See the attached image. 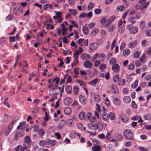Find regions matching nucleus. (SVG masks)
<instances>
[{
	"mask_svg": "<svg viewBox=\"0 0 151 151\" xmlns=\"http://www.w3.org/2000/svg\"><path fill=\"white\" fill-rule=\"evenodd\" d=\"M123 134L124 137L126 139L131 140L133 139V132L130 130H125Z\"/></svg>",
	"mask_w": 151,
	"mask_h": 151,
	"instance_id": "nucleus-1",
	"label": "nucleus"
},
{
	"mask_svg": "<svg viewBox=\"0 0 151 151\" xmlns=\"http://www.w3.org/2000/svg\"><path fill=\"white\" fill-rule=\"evenodd\" d=\"M22 8L19 6L14 7L13 10V13L17 15H20V14L22 13Z\"/></svg>",
	"mask_w": 151,
	"mask_h": 151,
	"instance_id": "nucleus-2",
	"label": "nucleus"
},
{
	"mask_svg": "<svg viewBox=\"0 0 151 151\" xmlns=\"http://www.w3.org/2000/svg\"><path fill=\"white\" fill-rule=\"evenodd\" d=\"M73 101L72 99L70 97H67L65 98L63 100L64 103L66 105H70Z\"/></svg>",
	"mask_w": 151,
	"mask_h": 151,
	"instance_id": "nucleus-3",
	"label": "nucleus"
},
{
	"mask_svg": "<svg viewBox=\"0 0 151 151\" xmlns=\"http://www.w3.org/2000/svg\"><path fill=\"white\" fill-rule=\"evenodd\" d=\"M46 145H51V146H54L56 144L57 142L55 140H51L49 139H47L46 140Z\"/></svg>",
	"mask_w": 151,
	"mask_h": 151,
	"instance_id": "nucleus-4",
	"label": "nucleus"
},
{
	"mask_svg": "<svg viewBox=\"0 0 151 151\" xmlns=\"http://www.w3.org/2000/svg\"><path fill=\"white\" fill-rule=\"evenodd\" d=\"M80 102L83 105H85L87 102V100L85 96L83 95H80L79 97Z\"/></svg>",
	"mask_w": 151,
	"mask_h": 151,
	"instance_id": "nucleus-5",
	"label": "nucleus"
},
{
	"mask_svg": "<svg viewBox=\"0 0 151 151\" xmlns=\"http://www.w3.org/2000/svg\"><path fill=\"white\" fill-rule=\"evenodd\" d=\"M89 49L92 50L96 49L98 47V44L97 43L93 42L89 46Z\"/></svg>",
	"mask_w": 151,
	"mask_h": 151,
	"instance_id": "nucleus-6",
	"label": "nucleus"
},
{
	"mask_svg": "<svg viewBox=\"0 0 151 151\" xmlns=\"http://www.w3.org/2000/svg\"><path fill=\"white\" fill-rule=\"evenodd\" d=\"M110 89L111 92L114 94H117L119 93V90L116 86L113 85L110 87Z\"/></svg>",
	"mask_w": 151,
	"mask_h": 151,
	"instance_id": "nucleus-7",
	"label": "nucleus"
},
{
	"mask_svg": "<svg viewBox=\"0 0 151 151\" xmlns=\"http://www.w3.org/2000/svg\"><path fill=\"white\" fill-rule=\"evenodd\" d=\"M83 65L86 68H90L92 67V64L90 61L86 60L84 63Z\"/></svg>",
	"mask_w": 151,
	"mask_h": 151,
	"instance_id": "nucleus-8",
	"label": "nucleus"
},
{
	"mask_svg": "<svg viewBox=\"0 0 151 151\" xmlns=\"http://www.w3.org/2000/svg\"><path fill=\"white\" fill-rule=\"evenodd\" d=\"M91 95H93L94 96L95 101L96 102H99L101 100V98L98 94H94L93 92L91 93Z\"/></svg>",
	"mask_w": 151,
	"mask_h": 151,
	"instance_id": "nucleus-9",
	"label": "nucleus"
},
{
	"mask_svg": "<svg viewBox=\"0 0 151 151\" xmlns=\"http://www.w3.org/2000/svg\"><path fill=\"white\" fill-rule=\"evenodd\" d=\"M65 121L64 119H62L60 120L58 127L60 129H62L65 126Z\"/></svg>",
	"mask_w": 151,
	"mask_h": 151,
	"instance_id": "nucleus-10",
	"label": "nucleus"
},
{
	"mask_svg": "<svg viewBox=\"0 0 151 151\" xmlns=\"http://www.w3.org/2000/svg\"><path fill=\"white\" fill-rule=\"evenodd\" d=\"M96 129L98 131H100L102 130L103 127L102 123L100 122H96Z\"/></svg>",
	"mask_w": 151,
	"mask_h": 151,
	"instance_id": "nucleus-11",
	"label": "nucleus"
},
{
	"mask_svg": "<svg viewBox=\"0 0 151 151\" xmlns=\"http://www.w3.org/2000/svg\"><path fill=\"white\" fill-rule=\"evenodd\" d=\"M112 69L114 72H118L119 70L120 67L118 64H115L112 66Z\"/></svg>",
	"mask_w": 151,
	"mask_h": 151,
	"instance_id": "nucleus-12",
	"label": "nucleus"
},
{
	"mask_svg": "<svg viewBox=\"0 0 151 151\" xmlns=\"http://www.w3.org/2000/svg\"><path fill=\"white\" fill-rule=\"evenodd\" d=\"M137 43V41L136 40L134 41L129 43L128 45L129 47L132 48H134Z\"/></svg>",
	"mask_w": 151,
	"mask_h": 151,
	"instance_id": "nucleus-13",
	"label": "nucleus"
},
{
	"mask_svg": "<svg viewBox=\"0 0 151 151\" xmlns=\"http://www.w3.org/2000/svg\"><path fill=\"white\" fill-rule=\"evenodd\" d=\"M96 123H93L89 124L88 125V128L92 130H95L96 129Z\"/></svg>",
	"mask_w": 151,
	"mask_h": 151,
	"instance_id": "nucleus-14",
	"label": "nucleus"
},
{
	"mask_svg": "<svg viewBox=\"0 0 151 151\" xmlns=\"http://www.w3.org/2000/svg\"><path fill=\"white\" fill-rule=\"evenodd\" d=\"M138 31V28L136 26L133 27H131V29L130 31V32L132 34L136 33Z\"/></svg>",
	"mask_w": 151,
	"mask_h": 151,
	"instance_id": "nucleus-15",
	"label": "nucleus"
},
{
	"mask_svg": "<svg viewBox=\"0 0 151 151\" xmlns=\"http://www.w3.org/2000/svg\"><path fill=\"white\" fill-rule=\"evenodd\" d=\"M102 118L105 121H107L109 119V115L105 112H103L101 115Z\"/></svg>",
	"mask_w": 151,
	"mask_h": 151,
	"instance_id": "nucleus-16",
	"label": "nucleus"
},
{
	"mask_svg": "<svg viewBox=\"0 0 151 151\" xmlns=\"http://www.w3.org/2000/svg\"><path fill=\"white\" fill-rule=\"evenodd\" d=\"M93 151H100L101 150V148L99 145H95L92 148Z\"/></svg>",
	"mask_w": 151,
	"mask_h": 151,
	"instance_id": "nucleus-17",
	"label": "nucleus"
},
{
	"mask_svg": "<svg viewBox=\"0 0 151 151\" xmlns=\"http://www.w3.org/2000/svg\"><path fill=\"white\" fill-rule=\"evenodd\" d=\"M78 117L81 120H83L86 118V114L85 112L82 111L78 114Z\"/></svg>",
	"mask_w": 151,
	"mask_h": 151,
	"instance_id": "nucleus-18",
	"label": "nucleus"
},
{
	"mask_svg": "<svg viewBox=\"0 0 151 151\" xmlns=\"http://www.w3.org/2000/svg\"><path fill=\"white\" fill-rule=\"evenodd\" d=\"M121 119L123 122H125L128 121L129 118L126 115L122 114L121 115Z\"/></svg>",
	"mask_w": 151,
	"mask_h": 151,
	"instance_id": "nucleus-19",
	"label": "nucleus"
},
{
	"mask_svg": "<svg viewBox=\"0 0 151 151\" xmlns=\"http://www.w3.org/2000/svg\"><path fill=\"white\" fill-rule=\"evenodd\" d=\"M90 56L89 55L86 53H83L82 55V58L83 60H87L89 59Z\"/></svg>",
	"mask_w": 151,
	"mask_h": 151,
	"instance_id": "nucleus-20",
	"label": "nucleus"
},
{
	"mask_svg": "<svg viewBox=\"0 0 151 151\" xmlns=\"http://www.w3.org/2000/svg\"><path fill=\"white\" fill-rule=\"evenodd\" d=\"M67 124L70 127H73L74 123L72 119H68L67 120Z\"/></svg>",
	"mask_w": 151,
	"mask_h": 151,
	"instance_id": "nucleus-21",
	"label": "nucleus"
},
{
	"mask_svg": "<svg viewBox=\"0 0 151 151\" xmlns=\"http://www.w3.org/2000/svg\"><path fill=\"white\" fill-rule=\"evenodd\" d=\"M130 53V50L129 49H126L123 51V54L124 56L127 57L129 55Z\"/></svg>",
	"mask_w": 151,
	"mask_h": 151,
	"instance_id": "nucleus-22",
	"label": "nucleus"
},
{
	"mask_svg": "<svg viewBox=\"0 0 151 151\" xmlns=\"http://www.w3.org/2000/svg\"><path fill=\"white\" fill-rule=\"evenodd\" d=\"M123 101L126 103H129L131 101V98L128 96H126L123 98Z\"/></svg>",
	"mask_w": 151,
	"mask_h": 151,
	"instance_id": "nucleus-23",
	"label": "nucleus"
},
{
	"mask_svg": "<svg viewBox=\"0 0 151 151\" xmlns=\"http://www.w3.org/2000/svg\"><path fill=\"white\" fill-rule=\"evenodd\" d=\"M82 31L83 34L85 35H87L89 33V31L88 28L85 26L83 27Z\"/></svg>",
	"mask_w": 151,
	"mask_h": 151,
	"instance_id": "nucleus-24",
	"label": "nucleus"
},
{
	"mask_svg": "<svg viewBox=\"0 0 151 151\" xmlns=\"http://www.w3.org/2000/svg\"><path fill=\"white\" fill-rule=\"evenodd\" d=\"M92 142L94 145H99L100 144V141L98 140L96 138H94L92 140Z\"/></svg>",
	"mask_w": 151,
	"mask_h": 151,
	"instance_id": "nucleus-25",
	"label": "nucleus"
},
{
	"mask_svg": "<svg viewBox=\"0 0 151 151\" xmlns=\"http://www.w3.org/2000/svg\"><path fill=\"white\" fill-rule=\"evenodd\" d=\"M79 88L78 86H75L73 87V93L75 95H77L79 92Z\"/></svg>",
	"mask_w": 151,
	"mask_h": 151,
	"instance_id": "nucleus-26",
	"label": "nucleus"
},
{
	"mask_svg": "<svg viewBox=\"0 0 151 151\" xmlns=\"http://www.w3.org/2000/svg\"><path fill=\"white\" fill-rule=\"evenodd\" d=\"M109 118H110L111 120H114L115 118V115L113 112H110L109 115Z\"/></svg>",
	"mask_w": 151,
	"mask_h": 151,
	"instance_id": "nucleus-27",
	"label": "nucleus"
},
{
	"mask_svg": "<svg viewBox=\"0 0 151 151\" xmlns=\"http://www.w3.org/2000/svg\"><path fill=\"white\" fill-rule=\"evenodd\" d=\"M113 101L114 103L116 106H119L120 105V101L119 99L117 98H114Z\"/></svg>",
	"mask_w": 151,
	"mask_h": 151,
	"instance_id": "nucleus-28",
	"label": "nucleus"
},
{
	"mask_svg": "<svg viewBox=\"0 0 151 151\" xmlns=\"http://www.w3.org/2000/svg\"><path fill=\"white\" fill-rule=\"evenodd\" d=\"M71 111V109L70 108H66L64 110V113L66 114H70Z\"/></svg>",
	"mask_w": 151,
	"mask_h": 151,
	"instance_id": "nucleus-29",
	"label": "nucleus"
},
{
	"mask_svg": "<svg viewBox=\"0 0 151 151\" xmlns=\"http://www.w3.org/2000/svg\"><path fill=\"white\" fill-rule=\"evenodd\" d=\"M65 91L68 93L70 94L72 92V88L70 86H69L65 88Z\"/></svg>",
	"mask_w": 151,
	"mask_h": 151,
	"instance_id": "nucleus-30",
	"label": "nucleus"
},
{
	"mask_svg": "<svg viewBox=\"0 0 151 151\" xmlns=\"http://www.w3.org/2000/svg\"><path fill=\"white\" fill-rule=\"evenodd\" d=\"M22 136V133L21 132H16L15 136V139H16L17 140H18V139L19 137Z\"/></svg>",
	"mask_w": 151,
	"mask_h": 151,
	"instance_id": "nucleus-31",
	"label": "nucleus"
},
{
	"mask_svg": "<svg viewBox=\"0 0 151 151\" xmlns=\"http://www.w3.org/2000/svg\"><path fill=\"white\" fill-rule=\"evenodd\" d=\"M98 78H95L94 79L92 80L90 84L92 86H95L96 85V83L98 82Z\"/></svg>",
	"mask_w": 151,
	"mask_h": 151,
	"instance_id": "nucleus-32",
	"label": "nucleus"
},
{
	"mask_svg": "<svg viewBox=\"0 0 151 151\" xmlns=\"http://www.w3.org/2000/svg\"><path fill=\"white\" fill-rule=\"evenodd\" d=\"M69 12L71 13L74 16H75L77 14V11L75 9H69Z\"/></svg>",
	"mask_w": 151,
	"mask_h": 151,
	"instance_id": "nucleus-33",
	"label": "nucleus"
},
{
	"mask_svg": "<svg viewBox=\"0 0 151 151\" xmlns=\"http://www.w3.org/2000/svg\"><path fill=\"white\" fill-rule=\"evenodd\" d=\"M125 7L123 5L119 6L117 7V9L119 11L122 12L124 10Z\"/></svg>",
	"mask_w": 151,
	"mask_h": 151,
	"instance_id": "nucleus-34",
	"label": "nucleus"
},
{
	"mask_svg": "<svg viewBox=\"0 0 151 151\" xmlns=\"http://www.w3.org/2000/svg\"><path fill=\"white\" fill-rule=\"evenodd\" d=\"M26 122L25 121L23 122L20 123L19 125L17 127V129H20L21 128L23 127L26 124Z\"/></svg>",
	"mask_w": 151,
	"mask_h": 151,
	"instance_id": "nucleus-35",
	"label": "nucleus"
},
{
	"mask_svg": "<svg viewBox=\"0 0 151 151\" xmlns=\"http://www.w3.org/2000/svg\"><path fill=\"white\" fill-rule=\"evenodd\" d=\"M92 117V114L90 112L88 113L86 116V117L87 119L90 120L91 122H93V120L91 119Z\"/></svg>",
	"mask_w": 151,
	"mask_h": 151,
	"instance_id": "nucleus-36",
	"label": "nucleus"
},
{
	"mask_svg": "<svg viewBox=\"0 0 151 151\" xmlns=\"http://www.w3.org/2000/svg\"><path fill=\"white\" fill-rule=\"evenodd\" d=\"M128 21L129 22H131L132 24H134L136 22V21L135 20L134 18L133 17H129L128 19Z\"/></svg>",
	"mask_w": 151,
	"mask_h": 151,
	"instance_id": "nucleus-37",
	"label": "nucleus"
},
{
	"mask_svg": "<svg viewBox=\"0 0 151 151\" xmlns=\"http://www.w3.org/2000/svg\"><path fill=\"white\" fill-rule=\"evenodd\" d=\"M144 119L145 120H149L151 119V115L150 114L148 113L144 115Z\"/></svg>",
	"mask_w": 151,
	"mask_h": 151,
	"instance_id": "nucleus-38",
	"label": "nucleus"
},
{
	"mask_svg": "<svg viewBox=\"0 0 151 151\" xmlns=\"http://www.w3.org/2000/svg\"><path fill=\"white\" fill-rule=\"evenodd\" d=\"M118 81L119 83V84L120 85L123 86L125 84V81L124 79H119Z\"/></svg>",
	"mask_w": 151,
	"mask_h": 151,
	"instance_id": "nucleus-39",
	"label": "nucleus"
},
{
	"mask_svg": "<svg viewBox=\"0 0 151 151\" xmlns=\"http://www.w3.org/2000/svg\"><path fill=\"white\" fill-rule=\"evenodd\" d=\"M140 27L142 29H144L145 27V23L144 21H142L140 23Z\"/></svg>",
	"mask_w": 151,
	"mask_h": 151,
	"instance_id": "nucleus-40",
	"label": "nucleus"
},
{
	"mask_svg": "<svg viewBox=\"0 0 151 151\" xmlns=\"http://www.w3.org/2000/svg\"><path fill=\"white\" fill-rule=\"evenodd\" d=\"M138 81L136 80L134 83L132 85L131 87L133 88H135L138 85Z\"/></svg>",
	"mask_w": 151,
	"mask_h": 151,
	"instance_id": "nucleus-41",
	"label": "nucleus"
},
{
	"mask_svg": "<svg viewBox=\"0 0 151 151\" xmlns=\"http://www.w3.org/2000/svg\"><path fill=\"white\" fill-rule=\"evenodd\" d=\"M94 6V4L93 2H90L88 6V10H90L93 8Z\"/></svg>",
	"mask_w": 151,
	"mask_h": 151,
	"instance_id": "nucleus-42",
	"label": "nucleus"
},
{
	"mask_svg": "<svg viewBox=\"0 0 151 151\" xmlns=\"http://www.w3.org/2000/svg\"><path fill=\"white\" fill-rule=\"evenodd\" d=\"M115 137L116 139V140L119 141L122 139L123 136L121 134H118L115 136Z\"/></svg>",
	"mask_w": 151,
	"mask_h": 151,
	"instance_id": "nucleus-43",
	"label": "nucleus"
},
{
	"mask_svg": "<svg viewBox=\"0 0 151 151\" xmlns=\"http://www.w3.org/2000/svg\"><path fill=\"white\" fill-rule=\"evenodd\" d=\"M119 75H115L113 78V80L114 82H116L117 81H118L119 79Z\"/></svg>",
	"mask_w": 151,
	"mask_h": 151,
	"instance_id": "nucleus-44",
	"label": "nucleus"
},
{
	"mask_svg": "<svg viewBox=\"0 0 151 151\" xmlns=\"http://www.w3.org/2000/svg\"><path fill=\"white\" fill-rule=\"evenodd\" d=\"M115 19V16H113L110 17L109 19L107 20L108 24L111 23Z\"/></svg>",
	"mask_w": 151,
	"mask_h": 151,
	"instance_id": "nucleus-45",
	"label": "nucleus"
},
{
	"mask_svg": "<svg viewBox=\"0 0 151 151\" xmlns=\"http://www.w3.org/2000/svg\"><path fill=\"white\" fill-rule=\"evenodd\" d=\"M72 51H70L69 49H67L66 50H64L63 52V54L65 55H66L67 54L70 55Z\"/></svg>",
	"mask_w": 151,
	"mask_h": 151,
	"instance_id": "nucleus-46",
	"label": "nucleus"
},
{
	"mask_svg": "<svg viewBox=\"0 0 151 151\" xmlns=\"http://www.w3.org/2000/svg\"><path fill=\"white\" fill-rule=\"evenodd\" d=\"M140 52L139 51H136L134 53V57L135 58H137L140 56Z\"/></svg>",
	"mask_w": 151,
	"mask_h": 151,
	"instance_id": "nucleus-47",
	"label": "nucleus"
},
{
	"mask_svg": "<svg viewBox=\"0 0 151 151\" xmlns=\"http://www.w3.org/2000/svg\"><path fill=\"white\" fill-rule=\"evenodd\" d=\"M25 142L26 143H29L31 142L30 137L29 136H27L25 138Z\"/></svg>",
	"mask_w": 151,
	"mask_h": 151,
	"instance_id": "nucleus-48",
	"label": "nucleus"
},
{
	"mask_svg": "<svg viewBox=\"0 0 151 151\" xmlns=\"http://www.w3.org/2000/svg\"><path fill=\"white\" fill-rule=\"evenodd\" d=\"M39 144L42 147H44L45 144L46 145V141L41 140L39 142Z\"/></svg>",
	"mask_w": 151,
	"mask_h": 151,
	"instance_id": "nucleus-49",
	"label": "nucleus"
},
{
	"mask_svg": "<svg viewBox=\"0 0 151 151\" xmlns=\"http://www.w3.org/2000/svg\"><path fill=\"white\" fill-rule=\"evenodd\" d=\"M45 134L44 130L43 129H40L38 131V134L41 136H42Z\"/></svg>",
	"mask_w": 151,
	"mask_h": 151,
	"instance_id": "nucleus-50",
	"label": "nucleus"
},
{
	"mask_svg": "<svg viewBox=\"0 0 151 151\" xmlns=\"http://www.w3.org/2000/svg\"><path fill=\"white\" fill-rule=\"evenodd\" d=\"M78 63V58H77L75 59L73 63L71 64L72 68H73V66L76 65Z\"/></svg>",
	"mask_w": 151,
	"mask_h": 151,
	"instance_id": "nucleus-51",
	"label": "nucleus"
},
{
	"mask_svg": "<svg viewBox=\"0 0 151 151\" xmlns=\"http://www.w3.org/2000/svg\"><path fill=\"white\" fill-rule=\"evenodd\" d=\"M131 106L132 108L134 109H136L137 108V104L134 101H132L131 103Z\"/></svg>",
	"mask_w": 151,
	"mask_h": 151,
	"instance_id": "nucleus-52",
	"label": "nucleus"
},
{
	"mask_svg": "<svg viewBox=\"0 0 151 151\" xmlns=\"http://www.w3.org/2000/svg\"><path fill=\"white\" fill-rule=\"evenodd\" d=\"M94 12L96 14H99L101 13V10L100 9H95Z\"/></svg>",
	"mask_w": 151,
	"mask_h": 151,
	"instance_id": "nucleus-53",
	"label": "nucleus"
},
{
	"mask_svg": "<svg viewBox=\"0 0 151 151\" xmlns=\"http://www.w3.org/2000/svg\"><path fill=\"white\" fill-rule=\"evenodd\" d=\"M45 117L44 118V120L46 121H47L49 119V117L48 116L49 114L46 112H45Z\"/></svg>",
	"mask_w": 151,
	"mask_h": 151,
	"instance_id": "nucleus-54",
	"label": "nucleus"
},
{
	"mask_svg": "<svg viewBox=\"0 0 151 151\" xmlns=\"http://www.w3.org/2000/svg\"><path fill=\"white\" fill-rule=\"evenodd\" d=\"M116 62V59L114 58H111L110 60L109 63L113 65Z\"/></svg>",
	"mask_w": 151,
	"mask_h": 151,
	"instance_id": "nucleus-55",
	"label": "nucleus"
},
{
	"mask_svg": "<svg viewBox=\"0 0 151 151\" xmlns=\"http://www.w3.org/2000/svg\"><path fill=\"white\" fill-rule=\"evenodd\" d=\"M55 14L57 16L58 18H60V17H61L62 16V12H57L56 11H55Z\"/></svg>",
	"mask_w": 151,
	"mask_h": 151,
	"instance_id": "nucleus-56",
	"label": "nucleus"
},
{
	"mask_svg": "<svg viewBox=\"0 0 151 151\" xmlns=\"http://www.w3.org/2000/svg\"><path fill=\"white\" fill-rule=\"evenodd\" d=\"M142 45L143 47H145L147 45V41L146 40H143L142 42Z\"/></svg>",
	"mask_w": 151,
	"mask_h": 151,
	"instance_id": "nucleus-57",
	"label": "nucleus"
},
{
	"mask_svg": "<svg viewBox=\"0 0 151 151\" xmlns=\"http://www.w3.org/2000/svg\"><path fill=\"white\" fill-rule=\"evenodd\" d=\"M138 148L141 151H148L147 149L145 147H139Z\"/></svg>",
	"mask_w": 151,
	"mask_h": 151,
	"instance_id": "nucleus-58",
	"label": "nucleus"
},
{
	"mask_svg": "<svg viewBox=\"0 0 151 151\" xmlns=\"http://www.w3.org/2000/svg\"><path fill=\"white\" fill-rule=\"evenodd\" d=\"M86 16V13L85 12H83L81 13L79 16V17L80 18H83L85 17Z\"/></svg>",
	"mask_w": 151,
	"mask_h": 151,
	"instance_id": "nucleus-59",
	"label": "nucleus"
},
{
	"mask_svg": "<svg viewBox=\"0 0 151 151\" xmlns=\"http://www.w3.org/2000/svg\"><path fill=\"white\" fill-rule=\"evenodd\" d=\"M78 83H79V85L81 86H85V83L82 80H78Z\"/></svg>",
	"mask_w": 151,
	"mask_h": 151,
	"instance_id": "nucleus-60",
	"label": "nucleus"
},
{
	"mask_svg": "<svg viewBox=\"0 0 151 151\" xmlns=\"http://www.w3.org/2000/svg\"><path fill=\"white\" fill-rule=\"evenodd\" d=\"M49 7V4H47L43 6V8L44 10H46Z\"/></svg>",
	"mask_w": 151,
	"mask_h": 151,
	"instance_id": "nucleus-61",
	"label": "nucleus"
},
{
	"mask_svg": "<svg viewBox=\"0 0 151 151\" xmlns=\"http://www.w3.org/2000/svg\"><path fill=\"white\" fill-rule=\"evenodd\" d=\"M146 34L148 37L151 36V29H149L146 31Z\"/></svg>",
	"mask_w": 151,
	"mask_h": 151,
	"instance_id": "nucleus-62",
	"label": "nucleus"
},
{
	"mask_svg": "<svg viewBox=\"0 0 151 151\" xmlns=\"http://www.w3.org/2000/svg\"><path fill=\"white\" fill-rule=\"evenodd\" d=\"M13 122H12L8 127V129H10L12 130L14 123Z\"/></svg>",
	"mask_w": 151,
	"mask_h": 151,
	"instance_id": "nucleus-63",
	"label": "nucleus"
},
{
	"mask_svg": "<svg viewBox=\"0 0 151 151\" xmlns=\"http://www.w3.org/2000/svg\"><path fill=\"white\" fill-rule=\"evenodd\" d=\"M93 15V13L92 12H89L88 14L86 13V16L88 18H91Z\"/></svg>",
	"mask_w": 151,
	"mask_h": 151,
	"instance_id": "nucleus-64",
	"label": "nucleus"
}]
</instances>
